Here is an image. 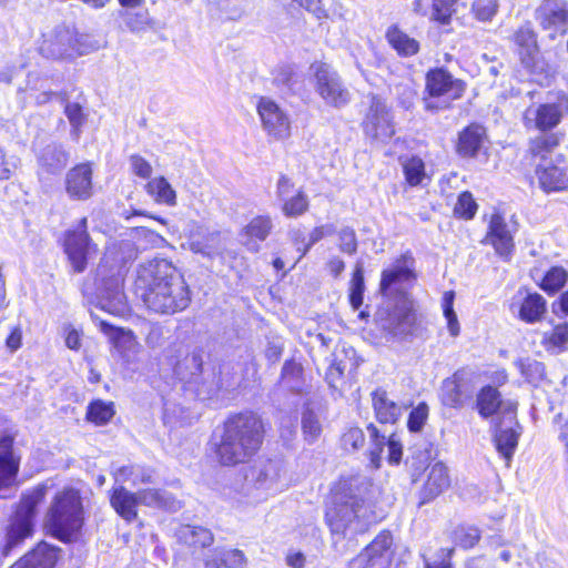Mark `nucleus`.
Segmentation results:
<instances>
[{
	"label": "nucleus",
	"mask_w": 568,
	"mask_h": 568,
	"mask_svg": "<svg viewBox=\"0 0 568 568\" xmlns=\"http://www.w3.org/2000/svg\"><path fill=\"white\" fill-rule=\"evenodd\" d=\"M476 405L483 418H489L499 413L513 418L517 408L516 403L503 400L497 388L489 385L480 389L477 395Z\"/></svg>",
	"instance_id": "18"
},
{
	"label": "nucleus",
	"mask_w": 568,
	"mask_h": 568,
	"mask_svg": "<svg viewBox=\"0 0 568 568\" xmlns=\"http://www.w3.org/2000/svg\"><path fill=\"white\" fill-rule=\"evenodd\" d=\"M294 192V183L286 176L281 175L276 184V196L282 202L292 196Z\"/></svg>",
	"instance_id": "63"
},
{
	"label": "nucleus",
	"mask_w": 568,
	"mask_h": 568,
	"mask_svg": "<svg viewBox=\"0 0 568 568\" xmlns=\"http://www.w3.org/2000/svg\"><path fill=\"white\" fill-rule=\"evenodd\" d=\"M403 170L407 183L410 186H416L422 183L425 178V164L418 156H410L403 161Z\"/></svg>",
	"instance_id": "45"
},
{
	"label": "nucleus",
	"mask_w": 568,
	"mask_h": 568,
	"mask_svg": "<svg viewBox=\"0 0 568 568\" xmlns=\"http://www.w3.org/2000/svg\"><path fill=\"white\" fill-rule=\"evenodd\" d=\"M312 69L315 91L325 104L341 109L349 103L351 92L336 70L323 62L313 64Z\"/></svg>",
	"instance_id": "9"
},
{
	"label": "nucleus",
	"mask_w": 568,
	"mask_h": 568,
	"mask_svg": "<svg viewBox=\"0 0 568 568\" xmlns=\"http://www.w3.org/2000/svg\"><path fill=\"white\" fill-rule=\"evenodd\" d=\"M450 486V478L448 469L443 463H435L430 466L426 483L422 489V503H427L442 493H444Z\"/></svg>",
	"instance_id": "29"
},
{
	"label": "nucleus",
	"mask_w": 568,
	"mask_h": 568,
	"mask_svg": "<svg viewBox=\"0 0 568 568\" xmlns=\"http://www.w3.org/2000/svg\"><path fill=\"white\" fill-rule=\"evenodd\" d=\"M534 17L545 31L565 34L568 30V1L541 0L535 9Z\"/></svg>",
	"instance_id": "13"
},
{
	"label": "nucleus",
	"mask_w": 568,
	"mask_h": 568,
	"mask_svg": "<svg viewBox=\"0 0 568 568\" xmlns=\"http://www.w3.org/2000/svg\"><path fill=\"white\" fill-rule=\"evenodd\" d=\"M473 393L471 384L464 377L463 373L457 372L443 382L440 398L445 406L460 408L471 398Z\"/></svg>",
	"instance_id": "19"
},
{
	"label": "nucleus",
	"mask_w": 568,
	"mask_h": 568,
	"mask_svg": "<svg viewBox=\"0 0 568 568\" xmlns=\"http://www.w3.org/2000/svg\"><path fill=\"white\" fill-rule=\"evenodd\" d=\"M477 211V204L469 192H463L455 204V215L469 220L473 219Z\"/></svg>",
	"instance_id": "52"
},
{
	"label": "nucleus",
	"mask_w": 568,
	"mask_h": 568,
	"mask_svg": "<svg viewBox=\"0 0 568 568\" xmlns=\"http://www.w3.org/2000/svg\"><path fill=\"white\" fill-rule=\"evenodd\" d=\"M273 229L272 220L268 215H258L251 220L245 227V233L251 239L264 241Z\"/></svg>",
	"instance_id": "46"
},
{
	"label": "nucleus",
	"mask_w": 568,
	"mask_h": 568,
	"mask_svg": "<svg viewBox=\"0 0 568 568\" xmlns=\"http://www.w3.org/2000/svg\"><path fill=\"white\" fill-rule=\"evenodd\" d=\"M302 429L305 436V439L310 443H313L317 439L322 432L321 423L318 416L314 410L306 408L302 415Z\"/></svg>",
	"instance_id": "50"
},
{
	"label": "nucleus",
	"mask_w": 568,
	"mask_h": 568,
	"mask_svg": "<svg viewBox=\"0 0 568 568\" xmlns=\"http://www.w3.org/2000/svg\"><path fill=\"white\" fill-rule=\"evenodd\" d=\"M364 443L365 435L359 427H351L342 436V446L346 452H356Z\"/></svg>",
	"instance_id": "53"
},
{
	"label": "nucleus",
	"mask_w": 568,
	"mask_h": 568,
	"mask_svg": "<svg viewBox=\"0 0 568 568\" xmlns=\"http://www.w3.org/2000/svg\"><path fill=\"white\" fill-rule=\"evenodd\" d=\"M284 474L283 463L278 459H267L251 467L244 475L240 493L248 504H257L282 490L281 479Z\"/></svg>",
	"instance_id": "6"
},
{
	"label": "nucleus",
	"mask_w": 568,
	"mask_h": 568,
	"mask_svg": "<svg viewBox=\"0 0 568 568\" xmlns=\"http://www.w3.org/2000/svg\"><path fill=\"white\" fill-rule=\"evenodd\" d=\"M60 549L47 542H40L27 554L30 568H53L58 561Z\"/></svg>",
	"instance_id": "39"
},
{
	"label": "nucleus",
	"mask_w": 568,
	"mask_h": 568,
	"mask_svg": "<svg viewBox=\"0 0 568 568\" xmlns=\"http://www.w3.org/2000/svg\"><path fill=\"white\" fill-rule=\"evenodd\" d=\"M144 190L156 204L176 205V192L164 176L149 180L144 185Z\"/></svg>",
	"instance_id": "38"
},
{
	"label": "nucleus",
	"mask_w": 568,
	"mask_h": 568,
	"mask_svg": "<svg viewBox=\"0 0 568 568\" xmlns=\"http://www.w3.org/2000/svg\"><path fill=\"white\" fill-rule=\"evenodd\" d=\"M282 212L287 217H296L305 213L308 209V199L303 191H297L295 195H292L282 201Z\"/></svg>",
	"instance_id": "47"
},
{
	"label": "nucleus",
	"mask_w": 568,
	"mask_h": 568,
	"mask_svg": "<svg viewBox=\"0 0 568 568\" xmlns=\"http://www.w3.org/2000/svg\"><path fill=\"white\" fill-rule=\"evenodd\" d=\"M131 171L134 175L148 180L151 178L153 169L151 163L140 154H132L129 158Z\"/></svg>",
	"instance_id": "55"
},
{
	"label": "nucleus",
	"mask_w": 568,
	"mask_h": 568,
	"mask_svg": "<svg viewBox=\"0 0 568 568\" xmlns=\"http://www.w3.org/2000/svg\"><path fill=\"white\" fill-rule=\"evenodd\" d=\"M393 544L389 531H382L355 558L349 561V568H376L386 564V552Z\"/></svg>",
	"instance_id": "16"
},
{
	"label": "nucleus",
	"mask_w": 568,
	"mask_h": 568,
	"mask_svg": "<svg viewBox=\"0 0 568 568\" xmlns=\"http://www.w3.org/2000/svg\"><path fill=\"white\" fill-rule=\"evenodd\" d=\"M568 281V272L561 266H552L545 274L540 287L548 294L558 292Z\"/></svg>",
	"instance_id": "44"
},
{
	"label": "nucleus",
	"mask_w": 568,
	"mask_h": 568,
	"mask_svg": "<svg viewBox=\"0 0 568 568\" xmlns=\"http://www.w3.org/2000/svg\"><path fill=\"white\" fill-rule=\"evenodd\" d=\"M568 114V95L559 92L554 102L540 104L536 110V128L540 131H548L556 128Z\"/></svg>",
	"instance_id": "21"
},
{
	"label": "nucleus",
	"mask_w": 568,
	"mask_h": 568,
	"mask_svg": "<svg viewBox=\"0 0 568 568\" xmlns=\"http://www.w3.org/2000/svg\"><path fill=\"white\" fill-rule=\"evenodd\" d=\"M19 458L10 454H0V498H8V491L16 481Z\"/></svg>",
	"instance_id": "40"
},
{
	"label": "nucleus",
	"mask_w": 568,
	"mask_h": 568,
	"mask_svg": "<svg viewBox=\"0 0 568 568\" xmlns=\"http://www.w3.org/2000/svg\"><path fill=\"white\" fill-rule=\"evenodd\" d=\"M84 511L78 490L59 491L51 501L45 516V528L57 539L69 542L80 532Z\"/></svg>",
	"instance_id": "4"
},
{
	"label": "nucleus",
	"mask_w": 568,
	"mask_h": 568,
	"mask_svg": "<svg viewBox=\"0 0 568 568\" xmlns=\"http://www.w3.org/2000/svg\"><path fill=\"white\" fill-rule=\"evenodd\" d=\"M564 159L557 154L537 165L536 174L540 187L546 192L561 191L568 187V171L562 166Z\"/></svg>",
	"instance_id": "17"
},
{
	"label": "nucleus",
	"mask_w": 568,
	"mask_h": 568,
	"mask_svg": "<svg viewBox=\"0 0 568 568\" xmlns=\"http://www.w3.org/2000/svg\"><path fill=\"white\" fill-rule=\"evenodd\" d=\"M498 11L497 0H475L471 4V12L479 21H490Z\"/></svg>",
	"instance_id": "51"
},
{
	"label": "nucleus",
	"mask_w": 568,
	"mask_h": 568,
	"mask_svg": "<svg viewBox=\"0 0 568 568\" xmlns=\"http://www.w3.org/2000/svg\"><path fill=\"white\" fill-rule=\"evenodd\" d=\"M184 364L192 367L190 382L197 383V379L202 373V356L199 353H192L190 356L185 357Z\"/></svg>",
	"instance_id": "61"
},
{
	"label": "nucleus",
	"mask_w": 568,
	"mask_h": 568,
	"mask_svg": "<svg viewBox=\"0 0 568 568\" xmlns=\"http://www.w3.org/2000/svg\"><path fill=\"white\" fill-rule=\"evenodd\" d=\"M65 114L73 129L78 131L83 123V114L80 104L68 103L65 106Z\"/></svg>",
	"instance_id": "60"
},
{
	"label": "nucleus",
	"mask_w": 568,
	"mask_h": 568,
	"mask_svg": "<svg viewBox=\"0 0 568 568\" xmlns=\"http://www.w3.org/2000/svg\"><path fill=\"white\" fill-rule=\"evenodd\" d=\"M479 530L475 527L462 528L456 531L457 544L465 548H471L479 541Z\"/></svg>",
	"instance_id": "58"
},
{
	"label": "nucleus",
	"mask_w": 568,
	"mask_h": 568,
	"mask_svg": "<svg viewBox=\"0 0 568 568\" xmlns=\"http://www.w3.org/2000/svg\"><path fill=\"white\" fill-rule=\"evenodd\" d=\"M41 50L53 58H70L75 53L83 54L75 34L68 28L58 29L54 38L44 41Z\"/></svg>",
	"instance_id": "25"
},
{
	"label": "nucleus",
	"mask_w": 568,
	"mask_h": 568,
	"mask_svg": "<svg viewBox=\"0 0 568 568\" xmlns=\"http://www.w3.org/2000/svg\"><path fill=\"white\" fill-rule=\"evenodd\" d=\"M110 505L126 523H132L138 518L139 496L136 491L132 493L124 486L114 485L110 490Z\"/></svg>",
	"instance_id": "27"
},
{
	"label": "nucleus",
	"mask_w": 568,
	"mask_h": 568,
	"mask_svg": "<svg viewBox=\"0 0 568 568\" xmlns=\"http://www.w3.org/2000/svg\"><path fill=\"white\" fill-rule=\"evenodd\" d=\"M548 343L552 346L560 347L568 342V323L556 325L546 336Z\"/></svg>",
	"instance_id": "59"
},
{
	"label": "nucleus",
	"mask_w": 568,
	"mask_h": 568,
	"mask_svg": "<svg viewBox=\"0 0 568 568\" xmlns=\"http://www.w3.org/2000/svg\"><path fill=\"white\" fill-rule=\"evenodd\" d=\"M325 518L333 535L362 534L371 524L364 500L353 495L335 494Z\"/></svg>",
	"instance_id": "5"
},
{
	"label": "nucleus",
	"mask_w": 568,
	"mask_h": 568,
	"mask_svg": "<svg viewBox=\"0 0 568 568\" xmlns=\"http://www.w3.org/2000/svg\"><path fill=\"white\" fill-rule=\"evenodd\" d=\"M37 503V499L30 497L24 498L10 517L4 527L3 540L0 542L1 556H9L13 549L32 536Z\"/></svg>",
	"instance_id": "8"
},
{
	"label": "nucleus",
	"mask_w": 568,
	"mask_h": 568,
	"mask_svg": "<svg viewBox=\"0 0 568 568\" xmlns=\"http://www.w3.org/2000/svg\"><path fill=\"white\" fill-rule=\"evenodd\" d=\"M69 159L70 154L62 144L45 145L38 154L39 174H60L65 169Z\"/></svg>",
	"instance_id": "26"
},
{
	"label": "nucleus",
	"mask_w": 568,
	"mask_h": 568,
	"mask_svg": "<svg viewBox=\"0 0 568 568\" xmlns=\"http://www.w3.org/2000/svg\"><path fill=\"white\" fill-rule=\"evenodd\" d=\"M364 270L361 263H357L353 272L349 286V302L354 310H358L364 301Z\"/></svg>",
	"instance_id": "43"
},
{
	"label": "nucleus",
	"mask_w": 568,
	"mask_h": 568,
	"mask_svg": "<svg viewBox=\"0 0 568 568\" xmlns=\"http://www.w3.org/2000/svg\"><path fill=\"white\" fill-rule=\"evenodd\" d=\"M87 230L88 220L87 217H82L77 227L68 231L65 234L64 251L77 273H81L85 270L91 252L97 250V245L91 243Z\"/></svg>",
	"instance_id": "11"
},
{
	"label": "nucleus",
	"mask_w": 568,
	"mask_h": 568,
	"mask_svg": "<svg viewBox=\"0 0 568 568\" xmlns=\"http://www.w3.org/2000/svg\"><path fill=\"white\" fill-rule=\"evenodd\" d=\"M98 298L100 308L112 315L124 316L129 312L122 281L119 275L102 281Z\"/></svg>",
	"instance_id": "14"
},
{
	"label": "nucleus",
	"mask_w": 568,
	"mask_h": 568,
	"mask_svg": "<svg viewBox=\"0 0 568 568\" xmlns=\"http://www.w3.org/2000/svg\"><path fill=\"white\" fill-rule=\"evenodd\" d=\"M513 42L516 44L517 53L523 65L527 69L534 67L539 52L537 34L530 22H525L513 34Z\"/></svg>",
	"instance_id": "24"
},
{
	"label": "nucleus",
	"mask_w": 568,
	"mask_h": 568,
	"mask_svg": "<svg viewBox=\"0 0 568 568\" xmlns=\"http://www.w3.org/2000/svg\"><path fill=\"white\" fill-rule=\"evenodd\" d=\"M175 535L180 542L194 548H205L214 541L212 531L202 526L182 525Z\"/></svg>",
	"instance_id": "35"
},
{
	"label": "nucleus",
	"mask_w": 568,
	"mask_h": 568,
	"mask_svg": "<svg viewBox=\"0 0 568 568\" xmlns=\"http://www.w3.org/2000/svg\"><path fill=\"white\" fill-rule=\"evenodd\" d=\"M376 419L382 424H395L403 414V406L389 398L387 392L377 388L372 393Z\"/></svg>",
	"instance_id": "28"
},
{
	"label": "nucleus",
	"mask_w": 568,
	"mask_h": 568,
	"mask_svg": "<svg viewBox=\"0 0 568 568\" xmlns=\"http://www.w3.org/2000/svg\"><path fill=\"white\" fill-rule=\"evenodd\" d=\"M165 328L159 323L149 324V331L145 336V344L151 348H159L165 342Z\"/></svg>",
	"instance_id": "56"
},
{
	"label": "nucleus",
	"mask_w": 568,
	"mask_h": 568,
	"mask_svg": "<svg viewBox=\"0 0 568 568\" xmlns=\"http://www.w3.org/2000/svg\"><path fill=\"white\" fill-rule=\"evenodd\" d=\"M505 219L496 213L493 214L489 222L487 241L494 246L496 253L507 258L514 250V235Z\"/></svg>",
	"instance_id": "23"
},
{
	"label": "nucleus",
	"mask_w": 568,
	"mask_h": 568,
	"mask_svg": "<svg viewBox=\"0 0 568 568\" xmlns=\"http://www.w3.org/2000/svg\"><path fill=\"white\" fill-rule=\"evenodd\" d=\"M265 427L262 417L251 410L233 414L215 435V454L222 465L245 463L261 448Z\"/></svg>",
	"instance_id": "3"
},
{
	"label": "nucleus",
	"mask_w": 568,
	"mask_h": 568,
	"mask_svg": "<svg viewBox=\"0 0 568 568\" xmlns=\"http://www.w3.org/2000/svg\"><path fill=\"white\" fill-rule=\"evenodd\" d=\"M485 136V129L478 124L465 128L458 139L457 152L465 158L475 156Z\"/></svg>",
	"instance_id": "36"
},
{
	"label": "nucleus",
	"mask_w": 568,
	"mask_h": 568,
	"mask_svg": "<svg viewBox=\"0 0 568 568\" xmlns=\"http://www.w3.org/2000/svg\"><path fill=\"white\" fill-rule=\"evenodd\" d=\"M385 37L388 44L400 57H413L419 51V42L400 30L397 26H390L387 29Z\"/></svg>",
	"instance_id": "34"
},
{
	"label": "nucleus",
	"mask_w": 568,
	"mask_h": 568,
	"mask_svg": "<svg viewBox=\"0 0 568 568\" xmlns=\"http://www.w3.org/2000/svg\"><path fill=\"white\" fill-rule=\"evenodd\" d=\"M206 568H243L246 557L240 549L214 548L204 558Z\"/></svg>",
	"instance_id": "30"
},
{
	"label": "nucleus",
	"mask_w": 568,
	"mask_h": 568,
	"mask_svg": "<svg viewBox=\"0 0 568 568\" xmlns=\"http://www.w3.org/2000/svg\"><path fill=\"white\" fill-rule=\"evenodd\" d=\"M365 134L385 142L395 134L392 116L386 103L377 97L371 98V105L363 122Z\"/></svg>",
	"instance_id": "12"
},
{
	"label": "nucleus",
	"mask_w": 568,
	"mask_h": 568,
	"mask_svg": "<svg viewBox=\"0 0 568 568\" xmlns=\"http://www.w3.org/2000/svg\"><path fill=\"white\" fill-rule=\"evenodd\" d=\"M520 433L514 427L497 428L494 435L496 449L507 463L510 462L517 445Z\"/></svg>",
	"instance_id": "41"
},
{
	"label": "nucleus",
	"mask_w": 568,
	"mask_h": 568,
	"mask_svg": "<svg viewBox=\"0 0 568 568\" xmlns=\"http://www.w3.org/2000/svg\"><path fill=\"white\" fill-rule=\"evenodd\" d=\"M190 248L196 254L213 258L222 252L220 234L207 231L199 232L197 235L191 237Z\"/></svg>",
	"instance_id": "37"
},
{
	"label": "nucleus",
	"mask_w": 568,
	"mask_h": 568,
	"mask_svg": "<svg viewBox=\"0 0 568 568\" xmlns=\"http://www.w3.org/2000/svg\"><path fill=\"white\" fill-rule=\"evenodd\" d=\"M454 298L455 293L453 291H448L444 293L443 296V312L444 316L447 321V327L452 336L456 337L459 335L460 326L458 323L457 315L454 311Z\"/></svg>",
	"instance_id": "49"
},
{
	"label": "nucleus",
	"mask_w": 568,
	"mask_h": 568,
	"mask_svg": "<svg viewBox=\"0 0 568 568\" xmlns=\"http://www.w3.org/2000/svg\"><path fill=\"white\" fill-rule=\"evenodd\" d=\"M465 90V82L444 68L430 69L425 75L424 108L432 113L447 110Z\"/></svg>",
	"instance_id": "7"
},
{
	"label": "nucleus",
	"mask_w": 568,
	"mask_h": 568,
	"mask_svg": "<svg viewBox=\"0 0 568 568\" xmlns=\"http://www.w3.org/2000/svg\"><path fill=\"white\" fill-rule=\"evenodd\" d=\"M115 485L123 486L130 483L132 486L151 484L153 481L154 470L142 465L121 466L112 471Z\"/></svg>",
	"instance_id": "31"
},
{
	"label": "nucleus",
	"mask_w": 568,
	"mask_h": 568,
	"mask_svg": "<svg viewBox=\"0 0 568 568\" xmlns=\"http://www.w3.org/2000/svg\"><path fill=\"white\" fill-rule=\"evenodd\" d=\"M91 163H80L65 175L64 186L68 196L74 201H87L93 195Z\"/></svg>",
	"instance_id": "15"
},
{
	"label": "nucleus",
	"mask_w": 568,
	"mask_h": 568,
	"mask_svg": "<svg viewBox=\"0 0 568 568\" xmlns=\"http://www.w3.org/2000/svg\"><path fill=\"white\" fill-rule=\"evenodd\" d=\"M339 250L347 254H354L357 250V239L355 231L351 227H344L338 233Z\"/></svg>",
	"instance_id": "57"
},
{
	"label": "nucleus",
	"mask_w": 568,
	"mask_h": 568,
	"mask_svg": "<svg viewBox=\"0 0 568 568\" xmlns=\"http://www.w3.org/2000/svg\"><path fill=\"white\" fill-rule=\"evenodd\" d=\"M297 3L300 7L306 9L308 12H312L317 19H322L326 17L325 9L323 8L322 0H292Z\"/></svg>",
	"instance_id": "62"
},
{
	"label": "nucleus",
	"mask_w": 568,
	"mask_h": 568,
	"mask_svg": "<svg viewBox=\"0 0 568 568\" xmlns=\"http://www.w3.org/2000/svg\"><path fill=\"white\" fill-rule=\"evenodd\" d=\"M428 406L426 403H419L412 409L408 416L407 426L413 433L420 432L428 418Z\"/></svg>",
	"instance_id": "54"
},
{
	"label": "nucleus",
	"mask_w": 568,
	"mask_h": 568,
	"mask_svg": "<svg viewBox=\"0 0 568 568\" xmlns=\"http://www.w3.org/2000/svg\"><path fill=\"white\" fill-rule=\"evenodd\" d=\"M136 295L148 310L172 315L191 303V291L181 272L165 258H154L138 270Z\"/></svg>",
	"instance_id": "1"
},
{
	"label": "nucleus",
	"mask_w": 568,
	"mask_h": 568,
	"mask_svg": "<svg viewBox=\"0 0 568 568\" xmlns=\"http://www.w3.org/2000/svg\"><path fill=\"white\" fill-rule=\"evenodd\" d=\"M547 311V302L539 293H527L519 304L518 317L528 324L540 322Z\"/></svg>",
	"instance_id": "33"
},
{
	"label": "nucleus",
	"mask_w": 568,
	"mask_h": 568,
	"mask_svg": "<svg viewBox=\"0 0 568 568\" xmlns=\"http://www.w3.org/2000/svg\"><path fill=\"white\" fill-rule=\"evenodd\" d=\"M256 109L262 128L270 138L280 141L291 135L290 115L278 103L270 98L262 97Z\"/></svg>",
	"instance_id": "10"
},
{
	"label": "nucleus",
	"mask_w": 568,
	"mask_h": 568,
	"mask_svg": "<svg viewBox=\"0 0 568 568\" xmlns=\"http://www.w3.org/2000/svg\"><path fill=\"white\" fill-rule=\"evenodd\" d=\"M367 432L371 438L369 459L372 465L376 468L379 466L381 454L385 445H387L388 449V463L393 465L399 464L403 454L402 444L394 436H389L386 442L385 435H381L373 424L367 426Z\"/></svg>",
	"instance_id": "20"
},
{
	"label": "nucleus",
	"mask_w": 568,
	"mask_h": 568,
	"mask_svg": "<svg viewBox=\"0 0 568 568\" xmlns=\"http://www.w3.org/2000/svg\"><path fill=\"white\" fill-rule=\"evenodd\" d=\"M398 100L400 105L408 110L413 106L414 98L416 95V92L409 87V85H397L396 87Z\"/></svg>",
	"instance_id": "64"
},
{
	"label": "nucleus",
	"mask_w": 568,
	"mask_h": 568,
	"mask_svg": "<svg viewBox=\"0 0 568 568\" xmlns=\"http://www.w3.org/2000/svg\"><path fill=\"white\" fill-rule=\"evenodd\" d=\"M416 278L414 258L409 253L397 257L381 274L379 292L388 298H398V303L383 320L382 327L394 337H404L410 333L415 322L413 302L407 290Z\"/></svg>",
	"instance_id": "2"
},
{
	"label": "nucleus",
	"mask_w": 568,
	"mask_h": 568,
	"mask_svg": "<svg viewBox=\"0 0 568 568\" xmlns=\"http://www.w3.org/2000/svg\"><path fill=\"white\" fill-rule=\"evenodd\" d=\"M458 0H414L413 11L440 26H448Z\"/></svg>",
	"instance_id": "22"
},
{
	"label": "nucleus",
	"mask_w": 568,
	"mask_h": 568,
	"mask_svg": "<svg viewBox=\"0 0 568 568\" xmlns=\"http://www.w3.org/2000/svg\"><path fill=\"white\" fill-rule=\"evenodd\" d=\"M113 415V405L102 400L92 402L87 412L88 419L99 425L108 423Z\"/></svg>",
	"instance_id": "48"
},
{
	"label": "nucleus",
	"mask_w": 568,
	"mask_h": 568,
	"mask_svg": "<svg viewBox=\"0 0 568 568\" xmlns=\"http://www.w3.org/2000/svg\"><path fill=\"white\" fill-rule=\"evenodd\" d=\"M558 144L559 138L557 134H540L530 140L529 151L534 156H539L540 162H544V160H549L548 154H551Z\"/></svg>",
	"instance_id": "42"
},
{
	"label": "nucleus",
	"mask_w": 568,
	"mask_h": 568,
	"mask_svg": "<svg viewBox=\"0 0 568 568\" xmlns=\"http://www.w3.org/2000/svg\"><path fill=\"white\" fill-rule=\"evenodd\" d=\"M139 505L178 511L182 505L171 493L163 489H141L136 491Z\"/></svg>",
	"instance_id": "32"
}]
</instances>
